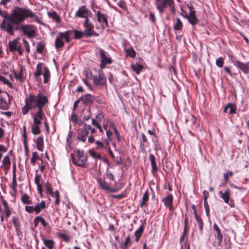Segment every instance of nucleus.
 <instances>
[{
  "instance_id": "1",
  "label": "nucleus",
  "mask_w": 249,
  "mask_h": 249,
  "mask_svg": "<svg viewBox=\"0 0 249 249\" xmlns=\"http://www.w3.org/2000/svg\"><path fill=\"white\" fill-rule=\"evenodd\" d=\"M34 13L29 8L15 7L11 12L12 27L13 32L18 30V26L28 18H34Z\"/></svg>"
},
{
  "instance_id": "2",
  "label": "nucleus",
  "mask_w": 249,
  "mask_h": 249,
  "mask_svg": "<svg viewBox=\"0 0 249 249\" xmlns=\"http://www.w3.org/2000/svg\"><path fill=\"white\" fill-rule=\"evenodd\" d=\"M48 102L47 97L40 93L36 95L29 94L25 100V102H27L31 108H37V110L43 109V107Z\"/></svg>"
},
{
  "instance_id": "3",
  "label": "nucleus",
  "mask_w": 249,
  "mask_h": 249,
  "mask_svg": "<svg viewBox=\"0 0 249 249\" xmlns=\"http://www.w3.org/2000/svg\"><path fill=\"white\" fill-rule=\"evenodd\" d=\"M0 15L3 18V20L0 25V28L10 36H14V32H13V28L12 27L11 14L8 15L0 10Z\"/></svg>"
},
{
  "instance_id": "4",
  "label": "nucleus",
  "mask_w": 249,
  "mask_h": 249,
  "mask_svg": "<svg viewBox=\"0 0 249 249\" xmlns=\"http://www.w3.org/2000/svg\"><path fill=\"white\" fill-rule=\"evenodd\" d=\"M213 236L214 237V241L213 244L214 247L217 246L221 247L222 246L223 234L220 229L217 225L214 223L213 224Z\"/></svg>"
},
{
  "instance_id": "5",
  "label": "nucleus",
  "mask_w": 249,
  "mask_h": 249,
  "mask_svg": "<svg viewBox=\"0 0 249 249\" xmlns=\"http://www.w3.org/2000/svg\"><path fill=\"white\" fill-rule=\"evenodd\" d=\"M84 27L85 30L84 31V35L86 37H90L91 36H97L98 34L94 31V26L89 21L88 18H86L84 22Z\"/></svg>"
},
{
  "instance_id": "6",
  "label": "nucleus",
  "mask_w": 249,
  "mask_h": 249,
  "mask_svg": "<svg viewBox=\"0 0 249 249\" xmlns=\"http://www.w3.org/2000/svg\"><path fill=\"white\" fill-rule=\"evenodd\" d=\"M20 30L29 38H32L36 36V28L35 26L31 24L22 25Z\"/></svg>"
},
{
  "instance_id": "7",
  "label": "nucleus",
  "mask_w": 249,
  "mask_h": 249,
  "mask_svg": "<svg viewBox=\"0 0 249 249\" xmlns=\"http://www.w3.org/2000/svg\"><path fill=\"white\" fill-rule=\"evenodd\" d=\"M10 101L7 92H2L0 89V109L6 110L8 108Z\"/></svg>"
},
{
  "instance_id": "8",
  "label": "nucleus",
  "mask_w": 249,
  "mask_h": 249,
  "mask_svg": "<svg viewBox=\"0 0 249 249\" xmlns=\"http://www.w3.org/2000/svg\"><path fill=\"white\" fill-rule=\"evenodd\" d=\"M97 181L99 185L100 188L105 191L114 193L118 190L117 188H111L109 183L100 178H97Z\"/></svg>"
},
{
  "instance_id": "9",
  "label": "nucleus",
  "mask_w": 249,
  "mask_h": 249,
  "mask_svg": "<svg viewBox=\"0 0 249 249\" xmlns=\"http://www.w3.org/2000/svg\"><path fill=\"white\" fill-rule=\"evenodd\" d=\"M235 66L240 69L244 73H249V62L242 63L238 60H233Z\"/></svg>"
},
{
  "instance_id": "10",
  "label": "nucleus",
  "mask_w": 249,
  "mask_h": 249,
  "mask_svg": "<svg viewBox=\"0 0 249 249\" xmlns=\"http://www.w3.org/2000/svg\"><path fill=\"white\" fill-rule=\"evenodd\" d=\"M174 5V1L173 0H162L160 3H158L157 8L160 13H162L164 9L169 5L172 7Z\"/></svg>"
},
{
  "instance_id": "11",
  "label": "nucleus",
  "mask_w": 249,
  "mask_h": 249,
  "mask_svg": "<svg viewBox=\"0 0 249 249\" xmlns=\"http://www.w3.org/2000/svg\"><path fill=\"white\" fill-rule=\"evenodd\" d=\"M44 116V113L43 109L37 110L35 114L33 115V122L34 124H41V120Z\"/></svg>"
},
{
  "instance_id": "12",
  "label": "nucleus",
  "mask_w": 249,
  "mask_h": 249,
  "mask_svg": "<svg viewBox=\"0 0 249 249\" xmlns=\"http://www.w3.org/2000/svg\"><path fill=\"white\" fill-rule=\"evenodd\" d=\"M90 14V12L86 8L85 6H82L80 7L78 10L76 12L75 16L76 17L88 18L87 17Z\"/></svg>"
},
{
  "instance_id": "13",
  "label": "nucleus",
  "mask_w": 249,
  "mask_h": 249,
  "mask_svg": "<svg viewBox=\"0 0 249 249\" xmlns=\"http://www.w3.org/2000/svg\"><path fill=\"white\" fill-rule=\"evenodd\" d=\"M94 83L97 86L104 85L106 82V78L103 75V72L102 71H99V75L98 76H94L93 77Z\"/></svg>"
},
{
  "instance_id": "14",
  "label": "nucleus",
  "mask_w": 249,
  "mask_h": 249,
  "mask_svg": "<svg viewBox=\"0 0 249 249\" xmlns=\"http://www.w3.org/2000/svg\"><path fill=\"white\" fill-rule=\"evenodd\" d=\"M77 155L78 160L80 163L78 166L84 167L86 162L87 160V157L84 155V151L81 150H77Z\"/></svg>"
},
{
  "instance_id": "15",
  "label": "nucleus",
  "mask_w": 249,
  "mask_h": 249,
  "mask_svg": "<svg viewBox=\"0 0 249 249\" xmlns=\"http://www.w3.org/2000/svg\"><path fill=\"white\" fill-rule=\"evenodd\" d=\"M195 13V11H191L190 12V15L189 16L186 15L185 17L192 25H195L198 22V19L197 18Z\"/></svg>"
},
{
  "instance_id": "16",
  "label": "nucleus",
  "mask_w": 249,
  "mask_h": 249,
  "mask_svg": "<svg viewBox=\"0 0 249 249\" xmlns=\"http://www.w3.org/2000/svg\"><path fill=\"white\" fill-rule=\"evenodd\" d=\"M220 195V197L223 199L225 203L228 204L229 202L230 197V190L229 189H227L224 192H223L222 191H220L219 193Z\"/></svg>"
},
{
  "instance_id": "17",
  "label": "nucleus",
  "mask_w": 249,
  "mask_h": 249,
  "mask_svg": "<svg viewBox=\"0 0 249 249\" xmlns=\"http://www.w3.org/2000/svg\"><path fill=\"white\" fill-rule=\"evenodd\" d=\"M164 205L169 208L170 211L173 210V197L171 195H169L163 199Z\"/></svg>"
},
{
  "instance_id": "18",
  "label": "nucleus",
  "mask_w": 249,
  "mask_h": 249,
  "mask_svg": "<svg viewBox=\"0 0 249 249\" xmlns=\"http://www.w3.org/2000/svg\"><path fill=\"white\" fill-rule=\"evenodd\" d=\"M85 105L91 104L93 103L94 98L90 94H87L81 98Z\"/></svg>"
},
{
  "instance_id": "19",
  "label": "nucleus",
  "mask_w": 249,
  "mask_h": 249,
  "mask_svg": "<svg viewBox=\"0 0 249 249\" xmlns=\"http://www.w3.org/2000/svg\"><path fill=\"white\" fill-rule=\"evenodd\" d=\"M43 76L44 78L43 82L44 83H47L50 79V71L49 69L46 67L44 66L43 67Z\"/></svg>"
},
{
  "instance_id": "20",
  "label": "nucleus",
  "mask_w": 249,
  "mask_h": 249,
  "mask_svg": "<svg viewBox=\"0 0 249 249\" xmlns=\"http://www.w3.org/2000/svg\"><path fill=\"white\" fill-rule=\"evenodd\" d=\"M19 40V38L17 37L13 41H10L8 43L9 50L11 52H14L16 51L18 47V43Z\"/></svg>"
},
{
  "instance_id": "21",
  "label": "nucleus",
  "mask_w": 249,
  "mask_h": 249,
  "mask_svg": "<svg viewBox=\"0 0 249 249\" xmlns=\"http://www.w3.org/2000/svg\"><path fill=\"white\" fill-rule=\"evenodd\" d=\"M88 134L89 131L79 129L78 132L77 139L83 142H85Z\"/></svg>"
},
{
  "instance_id": "22",
  "label": "nucleus",
  "mask_w": 249,
  "mask_h": 249,
  "mask_svg": "<svg viewBox=\"0 0 249 249\" xmlns=\"http://www.w3.org/2000/svg\"><path fill=\"white\" fill-rule=\"evenodd\" d=\"M64 45V42L63 37H61V35L59 34L55 39V47L56 49H58L63 47Z\"/></svg>"
},
{
  "instance_id": "23",
  "label": "nucleus",
  "mask_w": 249,
  "mask_h": 249,
  "mask_svg": "<svg viewBox=\"0 0 249 249\" xmlns=\"http://www.w3.org/2000/svg\"><path fill=\"white\" fill-rule=\"evenodd\" d=\"M192 208L194 210V215L195 217V219L197 222V224L199 225V230L201 232L203 230V222L202 219L197 214L196 211L195 210V206L193 205Z\"/></svg>"
},
{
  "instance_id": "24",
  "label": "nucleus",
  "mask_w": 249,
  "mask_h": 249,
  "mask_svg": "<svg viewBox=\"0 0 249 249\" xmlns=\"http://www.w3.org/2000/svg\"><path fill=\"white\" fill-rule=\"evenodd\" d=\"M46 208V204L44 201L37 203L34 207L35 212L36 213H39L42 210Z\"/></svg>"
},
{
  "instance_id": "25",
  "label": "nucleus",
  "mask_w": 249,
  "mask_h": 249,
  "mask_svg": "<svg viewBox=\"0 0 249 249\" xmlns=\"http://www.w3.org/2000/svg\"><path fill=\"white\" fill-rule=\"evenodd\" d=\"M229 110L230 114H233L236 113V107L233 104H229L224 108V112H227Z\"/></svg>"
},
{
  "instance_id": "26",
  "label": "nucleus",
  "mask_w": 249,
  "mask_h": 249,
  "mask_svg": "<svg viewBox=\"0 0 249 249\" xmlns=\"http://www.w3.org/2000/svg\"><path fill=\"white\" fill-rule=\"evenodd\" d=\"M37 149L40 151H43L44 147L43 138L40 136L38 137L36 141Z\"/></svg>"
},
{
  "instance_id": "27",
  "label": "nucleus",
  "mask_w": 249,
  "mask_h": 249,
  "mask_svg": "<svg viewBox=\"0 0 249 249\" xmlns=\"http://www.w3.org/2000/svg\"><path fill=\"white\" fill-rule=\"evenodd\" d=\"M149 159L150 160L151 164L152 166V170L153 172H156L157 171V167L156 163L155 157L154 155L150 154Z\"/></svg>"
},
{
  "instance_id": "28",
  "label": "nucleus",
  "mask_w": 249,
  "mask_h": 249,
  "mask_svg": "<svg viewBox=\"0 0 249 249\" xmlns=\"http://www.w3.org/2000/svg\"><path fill=\"white\" fill-rule=\"evenodd\" d=\"M112 60L111 58L106 57L104 59H101L100 67L101 69H104L107 64H110L112 63Z\"/></svg>"
},
{
  "instance_id": "29",
  "label": "nucleus",
  "mask_w": 249,
  "mask_h": 249,
  "mask_svg": "<svg viewBox=\"0 0 249 249\" xmlns=\"http://www.w3.org/2000/svg\"><path fill=\"white\" fill-rule=\"evenodd\" d=\"M41 63H38L36 66V71L35 72L34 75L35 78H37L43 73V68Z\"/></svg>"
},
{
  "instance_id": "30",
  "label": "nucleus",
  "mask_w": 249,
  "mask_h": 249,
  "mask_svg": "<svg viewBox=\"0 0 249 249\" xmlns=\"http://www.w3.org/2000/svg\"><path fill=\"white\" fill-rule=\"evenodd\" d=\"M44 244L48 249H53L54 245V242L52 240L46 239L45 238L42 239Z\"/></svg>"
},
{
  "instance_id": "31",
  "label": "nucleus",
  "mask_w": 249,
  "mask_h": 249,
  "mask_svg": "<svg viewBox=\"0 0 249 249\" xmlns=\"http://www.w3.org/2000/svg\"><path fill=\"white\" fill-rule=\"evenodd\" d=\"M17 181H16V173H15V165L14 166V170H13V175L12 178V182L11 185V188L13 191L16 190L17 187Z\"/></svg>"
},
{
  "instance_id": "32",
  "label": "nucleus",
  "mask_w": 249,
  "mask_h": 249,
  "mask_svg": "<svg viewBox=\"0 0 249 249\" xmlns=\"http://www.w3.org/2000/svg\"><path fill=\"white\" fill-rule=\"evenodd\" d=\"M143 231V228L142 226H141L139 227L138 230L136 231L135 232V236L136 237V241L138 242L140 240V238L141 236H142V234Z\"/></svg>"
},
{
  "instance_id": "33",
  "label": "nucleus",
  "mask_w": 249,
  "mask_h": 249,
  "mask_svg": "<svg viewBox=\"0 0 249 249\" xmlns=\"http://www.w3.org/2000/svg\"><path fill=\"white\" fill-rule=\"evenodd\" d=\"M131 67L132 70L135 71L137 74H139L143 69V66L138 63L132 65Z\"/></svg>"
},
{
  "instance_id": "34",
  "label": "nucleus",
  "mask_w": 249,
  "mask_h": 249,
  "mask_svg": "<svg viewBox=\"0 0 249 249\" xmlns=\"http://www.w3.org/2000/svg\"><path fill=\"white\" fill-rule=\"evenodd\" d=\"M48 15L50 18L53 19V20L55 21L56 23H59L60 21V19L59 16L57 14V13L53 11L52 12H50L48 13Z\"/></svg>"
},
{
  "instance_id": "35",
  "label": "nucleus",
  "mask_w": 249,
  "mask_h": 249,
  "mask_svg": "<svg viewBox=\"0 0 249 249\" xmlns=\"http://www.w3.org/2000/svg\"><path fill=\"white\" fill-rule=\"evenodd\" d=\"M149 199V193L148 191H146L144 194H143L142 197V201L140 205V207L141 208H142L144 206L145 203Z\"/></svg>"
},
{
  "instance_id": "36",
  "label": "nucleus",
  "mask_w": 249,
  "mask_h": 249,
  "mask_svg": "<svg viewBox=\"0 0 249 249\" xmlns=\"http://www.w3.org/2000/svg\"><path fill=\"white\" fill-rule=\"evenodd\" d=\"M97 18L99 22H104L106 24L107 23V18L105 17V15L101 14V13L98 11L97 13Z\"/></svg>"
},
{
  "instance_id": "37",
  "label": "nucleus",
  "mask_w": 249,
  "mask_h": 249,
  "mask_svg": "<svg viewBox=\"0 0 249 249\" xmlns=\"http://www.w3.org/2000/svg\"><path fill=\"white\" fill-rule=\"evenodd\" d=\"M70 33L71 32L70 31H67L65 32H60L59 33V35H61V37H63V39H65L66 41L69 43L70 41Z\"/></svg>"
},
{
  "instance_id": "38",
  "label": "nucleus",
  "mask_w": 249,
  "mask_h": 249,
  "mask_svg": "<svg viewBox=\"0 0 249 249\" xmlns=\"http://www.w3.org/2000/svg\"><path fill=\"white\" fill-rule=\"evenodd\" d=\"M21 201L23 203L26 204H30L32 203L31 200L30 199L29 196L26 194H24L21 197Z\"/></svg>"
},
{
  "instance_id": "39",
  "label": "nucleus",
  "mask_w": 249,
  "mask_h": 249,
  "mask_svg": "<svg viewBox=\"0 0 249 249\" xmlns=\"http://www.w3.org/2000/svg\"><path fill=\"white\" fill-rule=\"evenodd\" d=\"M182 27V23L179 18H177L176 23L174 24V29L176 31L180 30Z\"/></svg>"
},
{
  "instance_id": "40",
  "label": "nucleus",
  "mask_w": 249,
  "mask_h": 249,
  "mask_svg": "<svg viewBox=\"0 0 249 249\" xmlns=\"http://www.w3.org/2000/svg\"><path fill=\"white\" fill-rule=\"evenodd\" d=\"M45 47V44L42 42H39L37 43L36 51L38 53H42L44 48Z\"/></svg>"
},
{
  "instance_id": "41",
  "label": "nucleus",
  "mask_w": 249,
  "mask_h": 249,
  "mask_svg": "<svg viewBox=\"0 0 249 249\" xmlns=\"http://www.w3.org/2000/svg\"><path fill=\"white\" fill-rule=\"evenodd\" d=\"M34 126L32 128V132L35 135L39 134L41 132L40 124H34Z\"/></svg>"
},
{
  "instance_id": "42",
  "label": "nucleus",
  "mask_w": 249,
  "mask_h": 249,
  "mask_svg": "<svg viewBox=\"0 0 249 249\" xmlns=\"http://www.w3.org/2000/svg\"><path fill=\"white\" fill-rule=\"evenodd\" d=\"M10 160L8 156H5L2 160V164L6 168H9L10 167Z\"/></svg>"
},
{
  "instance_id": "43",
  "label": "nucleus",
  "mask_w": 249,
  "mask_h": 249,
  "mask_svg": "<svg viewBox=\"0 0 249 249\" xmlns=\"http://www.w3.org/2000/svg\"><path fill=\"white\" fill-rule=\"evenodd\" d=\"M25 106L21 108V112L23 115L27 114L30 109H33L27 102H25Z\"/></svg>"
},
{
  "instance_id": "44",
  "label": "nucleus",
  "mask_w": 249,
  "mask_h": 249,
  "mask_svg": "<svg viewBox=\"0 0 249 249\" xmlns=\"http://www.w3.org/2000/svg\"><path fill=\"white\" fill-rule=\"evenodd\" d=\"M40 160L39 156L38 155L36 152H34L33 153L32 157L31 160V162L34 165L36 162V160Z\"/></svg>"
},
{
  "instance_id": "45",
  "label": "nucleus",
  "mask_w": 249,
  "mask_h": 249,
  "mask_svg": "<svg viewBox=\"0 0 249 249\" xmlns=\"http://www.w3.org/2000/svg\"><path fill=\"white\" fill-rule=\"evenodd\" d=\"M14 74L15 78L17 80H18L20 82L23 81V79H22L23 71H22V68L20 69V72L19 73H18L16 72L15 71H14Z\"/></svg>"
},
{
  "instance_id": "46",
  "label": "nucleus",
  "mask_w": 249,
  "mask_h": 249,
  "mask_svg": "<svg viewBox=\"0 0 249 249\" xmlns=\"http://www.w3.org/2000/svg\"><path fill=\"white\" fill-rule=\"evenodd\" d=\"M45 188L46 189L47 192L49 194L52 196H53V192L52 189V185L49 182H47L45 183Z\"/></svg>"
},
{
  "instance_id": "47",
  "label": "nucleus",
  "mask_w": 249,
  "mask_h": 249,
  "mask_svg": "<svg viewBox=\"0 0 249 249\" xmlns=\"http://www.w3.org/2000/svg\"><path fill=\"white\" fill-rule=\"evenodd\" d=\"M125 52L126 54L131 58H134L136 56V52L132 48L125 50Z\"/></svg>"
},
{
  "instance_id": "48",
  "label": "nucleus",
  "mask_w": 249,
  "mask_h": 249,
  "mask_svg": "<svg viewBox=\"0 0 249 249\" xmlns=\"http://www.w3.org/2000/svg\"><path fill=\"white\" fill-rule=\"evenodd\" d=\"M233 173L232 171L227 172L223 174V177L224 178L225 183H227L229 178L233 176Z\"/></svg>"
},
{
  "instance_id": "49",
  "label": "nucleus",
  "mask_w": 249,
  "mask_h": 249,
  "mask_svg": "<svg viewBox=\"0 0 249 249\" xmlns=\"http://www.w3.org/2000/svg\"><path fill=\"white\" fill-rule=\"evenodd\" d=\"M53 197H55V204L58 205L60 202V196H59V192L58 190H56L54 193H53Z\"/></svg>"
},
{
  "instance_id": "50",
  "label": "nucleus",
  "mask_w": 249,
  "mask_h": 249,
  "mask_svg": "<svg viewBox=\"0 0 249 249\" xmlns=\"http://www.w3.org/2000/svg\"><path fill=\"white\" fill-rule=\"evenodd\" d=\"M60 238L62 239L64 241L68 242L70 240V236L65 233H59L58 235Z\"/></svg>"
},
{
  "instance_id": "51",
  "label": "nucleus",
  "mask_w": 249,
  "mask_h": 249,
  "mask_svg": "<svg viewBox=\"0 0 249 249\" xmlns=\"http://www.w3.org/2000/svg\"><path fill=\"white\" fill-rule=\"evenodd\" d=\"M74 38L80 39L83 36H84V32H80V31H77V30H74Z\"/></svg>"
},
{
  "instance_id": "52",
  "label": "nucleus",
  "mask_w": 249,
  "mask_h": 249,
  "mask_svg": "<svg viewBox=\"0 0 249 249\" xmlns=\"http://www.w3.org/2000/svg\"><path fill=\"white\" fill-rule=\"evenodd\" d=\"M12 222L14 225L15 227L17 229L20 226L18 218L17 217L13 216L12 217Z\"/></svg>"
},
{
  "instance_id": "53",
  "label": "nucleus",
  "mask_w": 249,
  "mask_h": 249,
  "mask_svg": "<svg viewBox=\"0 0 249 249\" xmlns=\"http://www.w3.org/2000/svg\"><path fill=\"white\" fill-rule=\"evenodd\" d=\"M224 63V59L222 57H220L219 58L217 59L216 60V65L217 67L219 68H222L223 67Z\"/></svg>"
},
{
  "instance_id": "54",
  "label": "nucleus",
  "mask_w": 249,
  "mask_h": 249,
  "mask_svg": "<svg viewBox=\"0 0 249 249\" xmlns=\"http://www.w3.org/2000/svg\"><path fill=\"white\" fill-rule=\"evenodd\" d=\"M89 154L94 159H98L99 160L101 159V156L99 154H97L96 152L93 151L89 150Z\"/></svg>"
},
{
  "instance_id": "55",
  "label": "nucleus",
  "mask_w": 249,
  "mask_h": 249,
  "mask_svg": "<svg viewBox=\"0 0 249 249\" xmlns=\"http://www.w3.org/2000/svg\"><path fill=\"white\" fill-rule=\"evenodd\" d=\"M0 81L2 82L5 85H10L11 87L12 86V84L4 76L0 75Z\"/></svg>"
},
{
  "instance_id": "56",
  "label": "nucleus",
  "mask_w": 249,
  "mask_h": 249,
  "mask_svg": "<svg viewBox=\"0 0 249 249\" xmlns=\"http://www.w3.org/2000/svg\"><path fill=\"white\" fill-rule=\"evenodd\" d=\"M73 134V133L72 131L70 130L69 132V133H68V135L67 136V139L68 145H71V141L70 140L71 139Z\"/></svg>"
},
{
  "instance_id": "57",
  "label": "nucleus",
  "mask_w": 249,
  "mask_h": 249,
  "mask_svg": "<svg viewBox=\"0 0 249 249\" xmlns=\"http://www.w3.org/2000/svg\"><path fill=\"white\" fill-rule=\"evenodd\" d=\"M99 53L100 56L101 57V59H104L105 58L107 57L106 56L107 52H105L102 49H99Z\"/></svg>"
},
{
  "instance_id": "58",
  "label": "nucleus",
  "mask_w": 249,
  "mask_h": 249,
  "mask_svg": "<svg viewBox=\"0 0 249 249\" xmlns=\"http://www.w3.org/2000/svg\"><path fill=\"white\" fill-rule=\"evenodd\" d=\"M204 208H205V209L206 211V214L207 216H209V213H210V210H209V205H208L207 201L206 200H204Z\"/></svg>"
},
{
  "instance_id": "59",
  "label": "nucleus",
  "mask_w": 249,
  "mask_h": 249,
  "mask_svg": "<svg viewBox=\"0 0 249 249\" xmlns=\"http://www.w3.org/2000/svg\"><path fill=\"white\" fill-rule=\"evenodd\" d=\"M118 5L120 8L124 10H126L127 8V6L125 3V2L124 0H121L118 3Z\"/></svg>"
},
{
  "instance_id": "60",
  "label": "nucleus",
  "mask_w": 249,
  "mask_h": 249,
  "mask_svg": "<svg viewBox=\"0 0 249 249\" xmlns=\"http://www.w3.org/2000/svg\"><path fill=\"white\" fill-rule=\"evenodd\" d=\"M101 121H102V118H100L99 120L93 118L92 119V124L93 125H94L95 127H96L101 123Z\"/></svg>"
},
{
  "instance_id": "61",
  "label": "nucleus",
  "mask_w": 249,
  "mask_h": 249,
  "mask_svg": "<svg viewBox=\"0 0 249 249\" xmlns=\"http://www.w3.org/2000/svg\"><path fill=\"white\" fill-rule=\"evenodd\" d=\"M25 211L29 213H32L33 212H35L34 206H25Z\"/></svg>"
},
{
  "instance_id": "62",
  "label": "nucleus",
  "mask_w": 249,
  "mask_h": 249,
  "mask_svg": "<svg viewBox=\"0 0 249 249\" xmlns=\"http://www.w3.org/2000/svg\"><path fill=\"white\" fill-rule=\"evenodd\" d=\"M130 242V237L129 235L126 237L125 242L123 245L125 247V249L127 248L128 244Z\"/></svg>"
},
{
  "instance_id": "63",
  "label": "nucleus",
  "mask_w": 249,
  "mask_h": 249,
  "mask_svg": "<svg viewBox=\"0 0 249 249\" xmlns=\"http://www.w3.org/2000/svg\"><path fill=\"white\" fill-rule=\"evenodd\" d=\"M71 158L72 159V163L75 165H77L78 166V164H80V163L79 162V161H77L75 159V158H74V154H71Z\"/></svg>"
},
{
  "instance_id": "64",
  "label": "nucleus",
  "mask_w": 249,
  "mask_h": 249,
  "mask_svg": "<svg viewBox=\"0 0 249 249\" xmlns=\"http://www.w3.org/2000/svg\"><path fill=\"white\" fill-rule=\"evenodd\" d=\"M106 177L108 179H109V180H110L111 181H113L114 180V178L111 173L107 172L106 174Z\"/></svg>"
}]
</instances>
